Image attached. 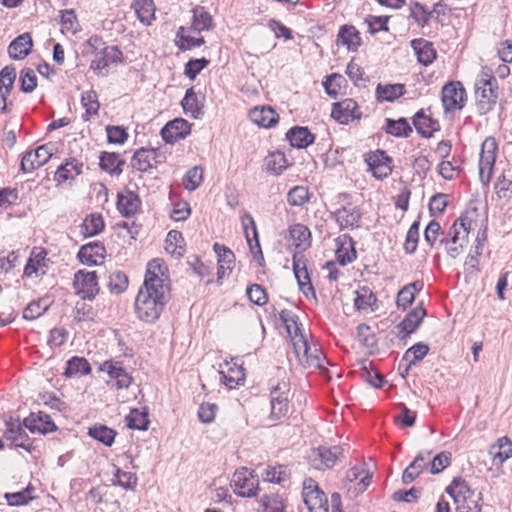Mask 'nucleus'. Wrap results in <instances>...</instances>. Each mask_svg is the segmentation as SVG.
I'll return each mask as SVG.
<instances>
[{
  "mask_svg": "<svg viewBox=\"0 0 512 512\" xmlns=\"http://www.w3.org/2000/svg\"><path fill=\"white\" fill-rule=\"evenodd\" d=\"M286 138L293 147L302 149L314 142V135L307 127L296 126L288 130Z\"/></svg>",
  "mask_w": 512,
  "mask_h": 512,
  "instance_id": "27",
  "label": "nucleus"
},
{
  "mask_svg": "<svg viewBox=\"0 0 512 512\" xmlns=\"http://www.w3.org/2000/svg\"><path fill=\"white\" fill-rule=\"evenodd\" d=\"M126 423L131 429L147 430L149 426L148 412L132 409L126 417Z\"/></svg>",
  "mask_w": 512,
  "mask_h": 512,
  "instance_id": "51",
  "label": "nucleus"
},
{
  "mask_svg": "<svg viewBox=\"0 0 512 512\" xmlns=\"http://www.w3.org/2000/svg\"><path fill=\"white\" fill-rule=\"evenodd\" d=\"M344 83L345 79L343 78V76L339 74H332L326 78V80L323 82V86L325 88L326 93L329 96L336 98L340 93V90Z\"/></svg>",
  "mask_w": 512,
  "mask_h": 512,
  "instance_id": "63",
  "label": "nucleus"
},
{
  "mask_svg": "<svg viewBox=\"0 0 512 512\" xmlns=\"http://www.w3.org/2000/svg\"><path fill=\"white\" fill-rule=\"evenodd\" d=\"M4 438L10 441L14 447H20L27 451L30 450L31 444L29 443V437L25 432V429L19 424L13 422L12 419L6 422V429L4 431Z\"/></svg>",
  "mask_w": 512,
  "mask_h": 512,
  "instance_id": "21",
  "label": "nucleus"
},
{
  "mask_svg": "<svg viewBox=\"0 0 512 512\" xmlns=\"http://www.w3.org/2000/svg\"><path fill=\"white\" fill-rule=\"evenodd\" d=\"M413 125L419 134L423 137H431L433 132L439 129L437 121L427 116L423 111H419L413 118Z\"/></svg>",
  "mask_w": 512,
  "mask_h": 512,
  "instance_id": "36",
  "label": "nucleus"
},
{
  "mask_svg": "<svg viewBox=\"0 0 512 512\" xmlns=\"http://www.w3.org/2000/svg\"><path fill=\"white\" fill-rule=\"evenodd\" d=\"M290 389L289 384L285 381L277 383L271 390V413L270 418L272 420H279L285 417L289 411L288 395Z\"/></svg>",
  "mask_w": 512,
  "mask_h": 512,
  "instance_id": "10",
  "label": "nucleus"
},
{
  "mask_svg": "<svg viewBox=\"0 0 512 512\" xmlns=\"http://www.w3.org/2000/svg\"><path fill=\"white\" fill-rule=\"evenodd\" d=\"M242 225L244 228L246 240L251 252L254 255L255 260L259 263L260 266H263L264 256L261 250L258 231L254 218L249 213H245L242 217Z\"/></svg>",
  "mask_w": 512,
  "mask_h": 512,
  "instance_id": "16",
  "label": "nucleus"
},
{
  "mask_svg": "<svg viewBox=\"0 0 512 512\" xmlns=\"http://www.w3.org/2000/svg\"><path fill=\"white\" fill-rule=\"evenodd\" d=\"M489 454L492 456L495 465L503 464L507 459L512 457V441L507 436L499 438L497 442L490 447Z\"/></svg>",
  "mask_w": 512,
  "mask_h": 512,
  "instance_id": "26",
  "label": "nucleus"
},
{
  "mask_svg": "<svg viewBox=\"0 0 512 512\" xmlns=\"http://www.w3.org/2000/svg\"><path fill=\"white\" fill-rule=\"evenodd\" d=\"M234 492L240 497H254L257 495L258 479L247 468L237 470L233 475Z\"/></svg>",
  "mask_w": 512,
  "mask_h": 512,
  "instance_id": "11",
  "label": "nucleus"
},
{
  "mask_svg": "<svg viewBox=\"0 0 512 512\" xmlns=\"http://www.w3.org/2000/svg\"><path fill=\"white\" fill-rule=\"evenodd\" d=\"M290 239L298 248L306 249L311 244V232L303 224H294L289 228Z\"/></svg>",
  "mask_w": 512,
  "mask_h": 512,
  "instance_id": "39",
  "label": "nucleus"
},
{
  "mask_svg": "<svg viewBox=\"0 0 512 512\" xmlns=\"http://www.w3.org/2000/svg\"><path fill=\"white\" fill-rule=\"evenodd\" d=\"M187 30H188L187 28L182 26L179 28V30L177 32V38H178L177 44H178V47L180 50H182V51L190 50L195 47H200L201 45H203L205 43L204 38H202V37L195 38V37L186 35L185 32Z\"/></svg>",
  "mask_w": 512,
  "mask_h": 512,
  "instance_id": "53",
  "label": "nucleus"
},
{
  "mask_svg": "<svg viewBox=\"0 0 512 512\" xmlns=\"http://www.w3.org/2000/svg\"><path fill=\"white\" fill-rule=\"evenodd\" d=\"M293 270L295 277L298 281V284L300 286V289L303 291V293H307V291H313V286L311 284L310 277L304 261H301L300 259L294 257Z\"/></svg>",
  "mask_w": 512,
  "mask_h": 512,
  "instance_id": "46",
  "label": "nucleus"
},
{
  "mask_svg": "<svg viewBox=\"0 0 512 512\" xmlns=\"http://www.w3.org/2000/svg\"><path fill=\"white\" fill-rule=\"evenodd\" d=\"M333 216L339 225L340 229L346 228H357L359 227V221L361 219V212L357 207L345 206L337 209Z\"/></svg>",
  "mask_w": 512,
  "mask_h": 512,
  "instance_id": "23",
  "label": "nucleus"
},
{
  "mask_svg": "<svg viewBox=\"0 0 512 512\" xmlns=\"http://www.w3.org/2000/svg\"><path fill=\"white\" fill-rule=\"evenodd\" d=\"M32 490L33 488L28 486L26 489L19 492L6 493L4 497L10 506H22L32 500L33 497L30 495Z\"/></svg>",
  "mask_w": 512,
  "mask_h": 512,
  "instance_id": "62",
  "label": "nucleus"
},
{
  "mask_svg": "<svg viewBox=\"0 0 512 512\" xmlns=\"http://www.w3.org/2000/svg\"><path fill=\"white\" fill-rule=\"evenodd\" d=\"M294 353L298 362L304 367L323 369L326 357L317 347H310L304 335L292 338Z\"/></svg>",
  "mask_w": 512,
  "mask_h": 512,
  "instance_id": "5",
  "label": "nucleus"
},
{
  "mask_svg": "<svg viewBox=\"0 0 512 512\" xmlns=\"http://www.w3.org/2000/svg\"><path fill=\"white\" fill-rule=\"evenodd\" d=\"M250 119L260 127L270 128L278 121V115L271 107H255L250 111Z\"/></svg>",
  "mask_w": 512,
  "mask_h": 512,
  "instance_id": "29",
  "label": "nucleus"
},
{
  "mask_svg": "<svg viewBox=\"0 0 512 512\" xmlns=\"http://www.w3.org/2000/svg\"><path fill=\"white\" fill-rule=\"evenodd\" d=\"M286 167L287 160L281 152L273 153L266 159V169L272 174L279 175L286 169Z\"/></svg>",
  "mask_w": 512,
  "mask_h": 512,
  "instance_id": "57",
  "label": "nucleus"
},
{
  "mask_svg": "<svg viewBox=\"0 0 512 512\" xmlns=\"http://www.w3.org/2000/svg\"><path fill=\"white\" fill-rule=\"evenodd\" d=\"M260 502L263 512H284L282 500L277 495H265Z\"/></svg>",
  "mask_w": 512,
  "mask_h": 512,
  "instance_id": "64",
  "label": "nucleus"
},
{
  "mask_svg": "<svg viewBox=\"0 0 512 512\" xmlns=\"http://www.w3.org/2000/svg\"><path fill=\"white\" fill-rule=\"evenodd\" d=\"M23 425L32 433L47 434L57 429L51 417L43 412L31 413L23 421Z\"/></svg>",
  "mask_w": 512,
  "mask_h": 512,
  "instance_id": "19",
  "label": "nucleus"
},
{
  "mask_svg": "<svg viewBox=\"0 0 512 512\" xmlns=\"http://www.w3.org/2000/svg\"><path fill=\"white\" fill-rule=\"evenodd\" d=\"M53 155V151L49 144H44L35 150L27 151L20 163V169L24 173H30L35 169L45 165Z\"/></svg>",
  "mask_w": 512,
  "mask_h": 512,
  "instance_id": "12",
  "label": "nucleus"
},
{
  "mask_svg": "<svg viewBox=\"0 0 512 512\" xmlns=\"http://www.w3.org/2000/svg\"><path fill=\"white\" fill-rule=\"evenodd\" d=\"M427 466V457L419 453L413 462L404 470L402 481L404 484L413 482Z\"/></svg>",
  "mask_w": 512,
  "mask_h": 512,
  "instance_id": "41",
  "label": "nucleus"
},
{
  "mask_svg": "<svg viewBox=\"0 0 512 512\" xmlns=\"http://www.w3.org/2000/svg\"><path fill=\"white\" fill-rule=\"evenodd\" d=\"M310 199L309 191L304 186H295L287 194V201L291 206H302Z\"/></svg>",
  "mask_w": 512,
  "mask_h": 512,
  "instance_id": "58",
  "label": "nucleus"
},
{
  "mask_svg": "<svg viewBox=\"0 0 512 512\" xmlns=\"http://www.w3.org/2000/svg\"><path fill=\"white\" fill-rule=\"evenodd\" d=\"M425 315L426 310L423 308L421 302L406 315V317L400 322L398 327L400 328L401 331L409 335L418 328Z\"/></svg>",
  "mask_w": 512,
  "mask_h": 512,
  "instance_id": "31",
  "label": "nucleus"
},
{
  "mask_svg": "<svg viewBox=\"0 0 512 512\" xmlns=\"http://www.w3.org/2000/svg\"><path fill=\"white\" fill-rule=\"evenodd\" d=\"M141 201L137 194L127 191L126 194H119L117 208L125 217L135 215L140 209Z\"/></svg>",
  "mask_w": 512,
  "mask_h": 512,
  "instance_id": "30",
  "label": "nucleus"
},
{
  "mask_svg": "<svg viewBox=\"0 0 512 512\" xmlns=\"http://www.w3.org/2000/svg\"><path fill=\"white\" fill-rule=\"evenodd\" d=\"M369 171L377 179H384L392 173V160L385 151L376 150L370 152L365 159Z\"/></svg>",
  "mask_w": 512,
  "mask_h": 512,
  "instance_id": "14",
  "label": "nucleus"
},
{
  "mask_svg": "<svg viewBox=\"0 0 512 512\" xmlns=\"http://www.w3.org/2000/svg\"><path fill=\"white\" fill-rule=\"evenodd\" d=\"M192 24L189 31L202 32L208 31L213 27V19L210 13L203 6H195L192 9Z\"/></svg>",
  "mask_w": 512,
  "mask_h": 512,
  "instance_id": "28",
  "label": "nucleus"
},
{
  "mask_svg": "<svg viewBox=\"0 0 512 512\" xmlns=\"http://www.w3.org/2000/svg\"><path fill=\"white\" fill-rule=\"evenodd\" d=\"M405 92L403 84H378L376 87V98L379 102H393Z\"/></svg>",
  "mask_w": 512,
  "mask_h": 512,
  "instance_id": "37",
  "label": "nucleus"
},
{
  "mask_svg": "<svg viewBox=\"0 0 512 512\" xmlns=\"http://www.w3.org/2000/svg\"><path fill=\"white\" fill-rule=\"evenodd\" d=\"M498 145L494 137H487L482 145L479 159V177L483 185H488L496 161Z\"/></svg>",
  "mask_w": 512,
  "mask_h": 512,
  "instance_id": "6",
  "label": "nucleus"
},
{
  "mask_svg": "<svg viewBox=\"0 0 512 512\" xmlns=\"http://www.w3.org/2000/svg\"><path fill=\"white\" fill-rule=\"evenodd\" d=\"M163 260L152 259L147 264L144 283L135 299V313L141 321L155 322L170 298V282Z\"/></svg>",
  "mask_w": 512,
  "mask_h": 512,
  "instance_id": "1",
  "label": "nucleus"
},
{
  "mask_svg": "<svg viewBox=\"0 0 512 512\" xmlns=\"http://www.w3.org/2000/svg\"><path fill=\"white\" fill-rule=\"evenodd\" d=\"M183 236L181 232L171 230L168 232L165 240V250L176 258L183 256L185 249L183 247Z\"/></svg>",
  "mask_w": 512,
  "mask_h": 512,
  "instance_id": "44",
  "label": "nucleus"
},
{
  "mask_svg": "<svg viewBox=\"0 0 512 512\" xmlns=\"http://www.w3.org/2000/svg\"><path fill=\"white\" fill-rule=\"evenodd\" d=\"M498 85L490 70L484 69L475 83L477 110L481 115L489 113L498 100Z\"/></svg>",
  "mask_w": 512,
  "mask_h": 512,
  "instance_id": "2",
  "label": "nucleus"
},
{
  "mask_svg": "<svg viewBox=\"0 0 512 512\" xmlns=\"http://www.w3.org/2000/svg\"><path fill=\"white\" fill-rule=\"evenodd\" d=\"M331 116L340 124H348L355 119H360L361 112L355 100L346 98L333 104Z\"/></svg>",
  "mask_w": 512,
  "mask_h": 512,
  "instance_id": "15",
  "label": "nucleus"
},
{
  "mask_svg": "<svg viewBox=\"0 0 512 512\" xmlns=\"http://www.w3.org/2000/svg\"><path fill=\"white\" fill-rule=\"evenodd\" d=\"M190 129L191 127L188 121L177 118L168 122L161 129V136L166 143L173 144L189 135Z\"/></svg>",
  "mask_w": 512,
  "mask_h": 512,
  "instance_id": "18",
  "label": "nucleus"
},
{
  "mask_svg": "<svg viewBox=\"0 0 512 512\" xmlns=\"http://www.w3.org/2000/svg\"><path fill=\"white\" fill-rule=\"evenodd\" d=\"M16 78V70L12 66H5L0 71V95H9Z\"/></svg>",
  "mask_w": 512,
  "mask_h": 512,
  "instance_id": "55",
  "label": "nucleus"
},
{
  "mask_svg": "<svg viewBox=\"0 0 512 512\" xmlns=\"http://www.w3.org/2000/svg\"><path fill=\"white\" fill-rule=\"evenodd\" d=\"M105 253L104 245L96 241L83 245L78 252V258L82 264L88 266L99 265L104 260Z\"/></svg>",
  "mask_w": 512,
  "mask_h": 512,
  "instance_id": "20",
  "label": "nucleus"
},
{
  "mask_svg": "<svg viewBox=\"0 0 512 512\" xmlns=\"http://www.w3.org/2000/svg\"><path fill=\"white\" fill-rule=\"evenodd\" d=\"M49 307L46 299H38L29 303L23 310V317L27 320H34L43 315Z\"/></svg>",
  "mask_w": 512,
  "mask_h": 512,
  "instance_id": "54",
  "label": "nucleus"
},
{
  "mask_svg": "<svg viewBox=\"0 0 512 512\" xmlns=\"http://www.w3.org/2000/svg\"><path fill=\"white\" fill-rule=\"evenodd\" d=\"M303 500L310 512H328V501L313 479L303 483Z\"/></svg>",
  "mask_w": 512,
  "mask_h": 512,
  "instance_id": "9",
  "label": "nucleus"
},
{
  "mask_svg": "<svg viewBox=\"0 0 512 512\" xmlns=\"http://www.w3.org/2000/svg\"><path fill=\"white\" fill-rule=\"evenodd\" d=\"M73 288L83 300H93L99 293L98 276L95 271L79 270L74 274Z\"/></svg>",
  "mask_w": 512,
  "mask_h": 512,
  "instance_id": "7",
  "label": "nucleus"
},
{
  "mask_svg": "<svg viewBox=\"0 0 512 512\" xmlns=\"http://www.w3.org/2000/svg\"><path fill=\"white\" fill-rule=\"evenodd\" d=\"M385 131L387 134L395 137H408L412 132V128L405 118L398 120L387 118Z\"/></svg>",
  "mask_w": 512,
  "mask_h": 512,
  "instance_id": "47",
  "label": "nucleus"
},
{
  "mask_svg": "<svg viewBox=\"0 0 512 512\" xmlns=\"http://www.w3.org/2000/svg\"><path fill=\"white\" fill-rule=\"evenodd\" d=\"M49 262L47 252L44 249L34 248L24 267V275L26 277L45 275L48 270Z\"/></svg>",
  "mask_w": 512,
  "mask_h": 512,
  "instance_id": "17",
  "label": "nucleus"
},
{
  "mask_svg": "<svg viewBox=\"0 0 512 512\" xmlns=\"http://www.w3.org/2000/svg\"><path fill=\"white\" fill-rule=\"evenodd\" d=\"M113 483L126 490H133L137 484V477L134 473L122 471L116 468Z\"/></svg>",
  "mask_w": 512,
  "mask_h": 512,
  "instance_id": "60",
  "label": "nucleus"
},
{
  "mask_svg": "<svg viewBox=\"0 0 512 512\" xmlns=\"http://www.w3.org/2000/svg\"><path fill=\"white\" fill-rule=\"evenodd\" d=\"M429 352L428 345L424 343H417L410 347L404 354L403 360L409 362V366L415 364L417 361L422 360Z\"/></svg>",
  "mask_w": 512,
  "mask_h": 512,
  "instance_id": "61",
  "label": "nucleus"
},
{
  "mask_svg": "<svg viewBox=\"0 0 512 512\" xmlns=\"http://www.w3.org/2000/svg\"><path fill=\"white\" fill-rule=\"evenodd\" d=\"M124 160L120 159L117 153L103 152L100 156V168L109 172L112 175H119L122 173L121 166L124 165Z\"/></svg>",
  "mask_w": 512,
  "mask_h": 512,
  "instance_id": "42",
  "label": "nucleus"
},
{
  "mask_svg": "<svg viewBox=\"0 0 512 512\" xmlns=\"http://www.w3.org/2000/svg\"><path fill=\"white\" fill-rule=\"evenodd\" d=\"M466 101V92L460 82H450L442 89V103L446 111L462 109Z\"/></svg>",
  "mask_w": 512,
  "mask_h": 512,
  "instance_id": "13",
  "label": "nucleus"
},
{
  "mask_svg": "<svg viewBox=\"0 0 512 512\" xmlns=\"http://www.w3.org/2000/svg\"><path fill=\"white\" fill-rule=\"evenodd\" d=\"M181 105L184 109L185 114L190 117L197 119L203 115V104L201 103L199 96L193 88H189L186 91L185 97L181 101Z\"/></svg>",
  "mask_w": 512,
  "mask_h": 512,
  "instance_id": "32",
  "label": "nucleus"
},
{
  "mask_svg": "<svg viewBox=\"0 0 512 512\" xmlns=\"http://www.w3.org/2000/svg\"><path fill=\"white\" fill-rule=\"evenodd\" d=\"M91 372L89 362L83 357H72L66 363L64 375L66 377H81Z\"/></svg>",
  "mask_w": 512,
  "mask_h": 512,
  "instance_id": "40",
  "label": "nucleus"
},
{
  "mask_svg": "<svg viewBox=\"0 0 512 512\" xmlns=\"http://www.w3.org/2000/svg\"><path fill=\"white\" fill-rule=\"evenodd\" d=\"M361 38L354 26H342L337 35V44L346 46L350 51H356L360 46Z\"/></svg>",
  "mask_w": 512,
  "mask_h": 512,
  "instance_id": "34",
  "label": "nucleus"
},
{
  "mask_svg": "<svg viewBox=\"0 0 512 512\" xmlns=\"http://www.w3.org/2000/svg\"><path fill=\"white\" fill-rule=\"evenodd\" d=\"M446 492L452 497L457 512L481 511V494L471 490L464 479L454 478Z\"/></svg>",
  "mask_w": 512,
  "mask_h": 512,
  "instance_id": "3",
  "label": "nucleus"
},
{
  "mask_svg": "<svg viewBox=\"0 0 512 512\" xmlns=\"http://www.w3.org/2000/svg\"><path fill=\"white\" fill-rule=\"evenodd\" d=\"M346 478L350 482L359 480L358 492H364L371 482L372 475L363 467H353L347 471Z\"/></svg>",
  "mask_w": 512,
  "mask_h": 512,
  "instance_id": "48",
  "label": "nucleus"
},
{
  "mask_svg": "<svg viewBox=\"0 0 512 512\" xmlns=\"http://www.w3.org/2000/svg\"><path fill=\"white\" fill-rule=\"evenodd\" d=\"M411 47L414 50L417 60L424 66L431 65L436 59V50L433 43L423 38L413 39Z\"/></svg>",
  "mask_w": 512,
  "mask_h": 512,
  "instance_id": "24",
  "label": "nucleus"
},
{
  "mask_svg": "<svg viewBox=\"0 0 512 512\" xmlns=\"http://www.w3.org/2000/svg\"><path fill=\"white\" fill-rule=\"evenodd\" d=\"M104 229V220L100 214L87 216L82 224V233L86 237L99 234Z\"/></svg>",
  "mask_w": 512,
  "mask_h": 512,
  "instance_id": "50",
  "label": "nucleus"
},
{
  "mask_svg": "<svg viewBox=\"0 0 512 512\" xmlns=\"http://www.w3.org/2000/svg\"><path fill=\"white\" fill-rule=\"evenodd\" d=\"M471 225L472 220L468 216L462 215L450 227L446 237L439 241V245L444 246L450 257L456 258L463 252L468 242Z\"/></svg>",
  "mask_w": 512,
  "mask_h": 512,
  "instance_id": "4",
  "label": "nucleus"
},
{
  "mask_svg": "<svg viewBox=\"0 0 512 512\" xmlns=\"http://www.w3.org/2000/svg\"><path fill=\"white\" fill-rule=\"evenodd\" d=\"M377 298L368 288L363 287L360 290L356 291V297L354 299L355 307L358 310H366L371 308L374 310V306L376 305Z\"/></svg>",
  "mask_w": 512,
  "mask_h": 512,
  "instance_id": "52",
  "label": "nucleus"
},
{
  "mask_svg": "<svg viewBox=\"0 0 512 512\" xmlns=\"http://www.w3.org/2000/svg\"><path fill=\"white\" fill-rule=\"evenodd\" d=\"M88 435L105 446L110 447L114 443L117 433L106 425L96 424L89 428Z\"/></svg>",
  "mask_w": 512,
  "mask_h": 512,
  "instance_id": "43",
  "label": "nucleus"
},
{
  "mask_svg": "<svg viewBox=\"0 0 512 512\" xmlns=\"http://www.w3.org/2000/svg\"><path fill=\"white\" fill-rule=\"evenodd\" d=\"M132 8L142 24L146 26L152 24V21L155 19L156 10L153 0H135Z\"/></svg>",
  "mask_w": 512,
  "mask_h": 512,
  "instance_id": "33",
  "label": "nucleus"
},
{
  "mask_svg": "<svg viewBox=\"0 0 512 512\" xmlns=\"http://www.w3.org/2000/svg\"><path fill=\"white\" fill-rule=\"evenodd\" d=\"M33 46L32 38L29 33H23L16 37L8 47V54L14 60L24 59Z\"/></svg>",
  "mask_w": 512,
  "mask_h": 512,
  "instance_id": "25",
  "label": "nucleus"
},
{
  "mask_svg": "<svg viewBox=\"0 0 512 512\" xmlns=\"http://www.w3.org/2000/svg\"><path fill=\"white\" fill-rule=\"evenodd\" d=\"M155 157L156 151L154 149L141 148L134 153L131 159V165L138 171L146 172L152 168L151 161L154 160Z\"/></svg>",
  "mask_w": 512,
  "mask_h": 512,
  "instance_id": "38",
  "label": "nucleus"
},
{
  "mask_svg": "<svg viewBox=\"0 0 512 512\" xmlns=\"http://www.w3.org/2000/svg\"><path fill=\"white\" fill-rule=\"evenodd\" d=\"M81 104L85 108V114L83 115L85 121H88L90 117L98 114L100 103L95 91L88 90L83 92L81 95Z\"/></svg>",
  "mask_w": 512,
  "mask_h": 512,
  "instance_id": "45",
  "label": "nucleus"
},
{
  "mask_svg": "<svg viewBox=\"0 0 512 512\" xmlns=\"http://www.w3.org/2000/svg\"><path fill=\"white\" fill-rule=\"evenodd\" d=\"M280 320L286 327V330L291 337H299L300 335H304L302 333V324L298 322V318L289 310H282L279 313Z\"/></svg>",
  "mask_w": 512,
  "mask_h": 512,
  "instance_id": "49",
  "label": "nucleus"
},
{
  "mask_svg": "<svg viewBox=\"0 0 512 512\" xmlns=\"http://www.w3.org/2000/svg\"><path fill=\"white\" fill-rule=\"evenodd\" d=\"M344 454V449L341 446H320L313 449L309 454L310 465L317 470H326L332 468L336 461Z\"/></svg>",
  "mask_w": 512,
  "mask_h": 512,
  "instance_id": "8",
  "label": "nucleus"
},
{
  "mask_svg": "<svg viewBox=\"0 0 512 512\" xmlns=\"http://www.w3.org/2000/svg\"><path fill=\"white\" fill-rule=\"evenodd\" d=\"M100 370L108 373L111 379L116 381L115 386L117 389L128 388L133 378L126 372L121 363L113 361H105Z\"/></svg>",
  "mask_w": 512,
  "mask_h": 512,
  "instance_id": "22",
  "label": "nucleus"
},
{
  "mask_svg": "<svg viewBox=\"0 0 512 512\" xmlns=\"http://www.w3.org/2000/svg\"><path fill=\"white\" fill-rule=\"evenodd\" d=\"M82 164L76 159L66 161L58 167L54 175V181L61 184L67 180H72L82 172Z\"/></svg>",
  "mask_w": 512,
  "mask_h": 512,
  "instance_id": "35",
  "label": "nucleus"
},
{
  "mask_svg": "<svg viewBox=\"0 0 512 512\" xmlns=\"http://www.w3.org/2000/svg\"><path fill=\"white\" fill-rule=\"evenodd\" d=\"M203 181V170L199 166H194L191 169H189L184 178H183V185L185 189L189 191L196 190L200 184Z\"/></svg>",
  "mask_w": 512,
  "mask_h": 512,
  "instance_id": "56",
  "label": "nucleus"
},
{
  "mask_svg": "<svg viewBox=\"0 0 512 512\" xmlns=\"http://www.w3.org/2000/svg\"><path fill=\"white\" fill-rule=\"evenodd\" d=\"M128 287V277L121 271H115L110 274L108 288L112 293L120 294Z\"/></svg>",
  "mask_w": 512,
  "mask_h": 512,
  "instance_id": "59",
  "label": "nucleus"
}]
</instances>
